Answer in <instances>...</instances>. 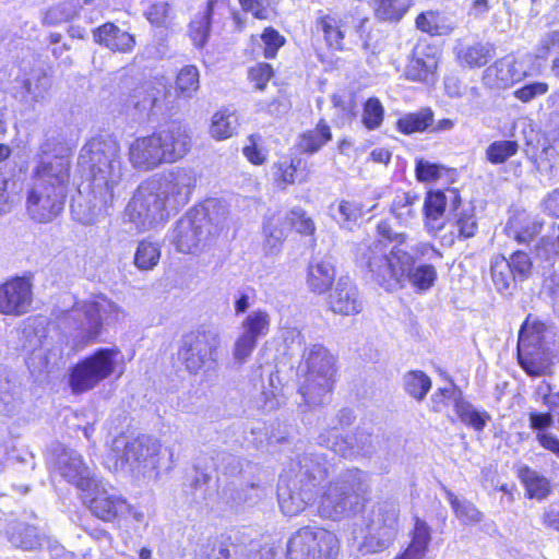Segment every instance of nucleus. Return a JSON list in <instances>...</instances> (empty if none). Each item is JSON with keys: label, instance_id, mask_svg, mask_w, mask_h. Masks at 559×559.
Masks as SVG:
<instances>
[{"label": "nucleus", "instance_id": "f257e3e1", "mask_svg": "<svg viewBox=\"0 0 559 559\" xmlns=\"http://www.w3.org/2000/svg\"><path fill=\"white\" fill-rule=\"evenodd\" d=\"M377 235L379 239L361 243L356 253L358 265L368 272L372 281L388 292L402 288L406 282L420 292L433 286L437 271L431 264L415 267V257L404 248L407 234L396 233L389 222L380 221Z\"/></svg>", "mask_w": 559, "mask_h": 559}, {"label": "nucleus", "instance_id": "f03ea898", "mask_svg": "<svg viewBox=\"0 0 559 559\" xmlns=\"http://www.w3.org/2000/svg\"><path fill=\"white\" fill-rule=\"evenodd\" d=\"M198 177L192 167L175 166L139 186L126 216L139 230L163 225L190 201Z\"/></svg>", "mask_w": 559, "mask_h": 559}, {"label": "nucleus", "instance_id": "7ed1b4c3", "mask_svg": "<svg viewBox=\"0 0 559 559\" xmlns=\"http://www.w3.org/2000/svg\"><path fill=\"white\" fill-rule=\"evenodd\" d=\"M79 164L88 170L94 198L110 205L123 176L119 143L110 136L93 138L82 147Z\"/></svg>", "mask_w": 559, "mask_h": 559}, {"label": "nucleus", "instance_id": "20e7f679", "mask_svg": "<svg viewBox=\"0 0 559 559\" xmlns=\"http://www.w3.org/2000/svg\"><path fill=\"white\" fill-rule=\"evenodd\" d=\"M69 179L63 159L35 166L32 182L26 188V211L33 221L46 224L62 212Z\"/></svg>", "mask_w": 559, "mask_h": 559}, {"label": "nucleus", "instance_id": "39448f33", "mask_svg": "<svg viewBox=\"0 0 559 559\" xmlns=\"http://www.w3.org/2000/svg\"><path fill=\"white\" fill-rule=\"evenodd\" d=\"M555 359L559 360V329L528 314L519 331L520 366L528 376L542 377L551 372Z\"/></svg>", "mask_w": 559, "mask_h": 559}, {"label": "nucleus", "instance_id": "423d86ee", "mask_svg": "<svg viewBox=\"0 0 559 559\" xmlns=\"http://www.w3.org/2000/svg\"><path fill=\"white\" fill-rule=\"evenodd\" d=\"M368 489V475L365 472L347 469L319 488L317 512L321 518L333 521L348 518L360 510L362 496Z\"/></svg>", "mask_w": 559, "mask_h": 559}, {"label": "nucleus", "instance_id": "0eeeda50", "mask_svg": "<svg viewBox=\"0 0 559 559\" xmlns=\"http://www.w3.org/2000/svg\"><path fill=\"white\" fill-rule=\"evenodd\" d=\"M335 357L322 344L305 347L297 368L299 393L309 406L330 400L335 382Z\"/></svg>", "mask_w": 559, "mask_h": 559}, {"label": "nucleus", "instance_id": "6e6552de", "mask_svg": "<svg viewBox=\"0 0 559 559\" xmlns=\"http://www.w3.org/2000/svg\"><path fill=\"white\" fill-rule=\"evenodd\" d=\"M219 346L221 335L217 328L202 324L181 336L178 358L186 371L195 376L214 368Z\"/></svg>", "mask_w": 559, "mask_h": 559}, {"label": "nucleus", "instance_id": "1a4fd4ad", "mask_svg": "<svg viewBox=\"0 0 559 559\" xmlns=\"http://www.w3.org/2000/svg\"><path fill=\"white\" fill-rule=\"evenodd\" d=\"M162 444L151 436L129 439L126 436L115 438L109 453L116 471L156 469L159 466Z\"/></svg>", "mask_w": 559, "mask_h": 559}, {"label": "nucleus", "instance_id": "9d476101", "mask_svg": "<svg viewBox=\"0 0 559 559\" xmlns=\"http://www.w3.org/2000/svg\"><path fill=\"white\" fill-rule=\"evenodd\" d=\"M399 516L396 501L377 502L367 518V532L359 544V550L362 554H378L389 548L399 532Z\"/></svg>", "mask_w": 559, "mask_h": 559}, {"label": "nucleus", "instance_id": "9b49d317", "mask_svg": "<svg viewBox=\"0 0 559 559\" xmlns=\"http://www.w3.org/2000/svg\"><path fill=\"white\" fill-rule=\"evenodd\" d=\"M123 314L122 310L111 300L100 295L91 300L75 304L68 312L67 320L73 321L86 342L95 340L104 323L115 322Z\"/></svg>", "mask_w": 559, "mask_h": 559}, {"label": "nucleus", "instance_id": "f8f14e48", "mask_svg": "<svg viewBox=\"0 0 559 559\" xmlns=\"http://www.w3.org/2000/svg\"><path fill=\"white\" fill-rule=\"evenodd\" d=\"M118 348H99L72 367L69 385L74 394L87 392L109 378L116 370Z\"/></svg>", "mask_w": 559, "mask_h": 559}, {"label": "nucleus", "instance_id": "ddd939ff", "mask_svg": "<svg viewBox=\"0 0 559 559\" xmlns=\"http://www.w3.org/2000/svg\"><path fill=\"white\" fill-rule=\"evenodd\" d=\"M338 539L332 532L305 526L298 530L287 543V559H336Z\"/></svg>", "mask_w": 559, "mask_h": 559}, {"label": "nucleus", "instance_id": "4468645a", "mask_svg": "<svg viewBox=\"0 0 559 559\" xmlns=\"http://www.w3.org/2000/svg\"><path fill=\"white\" fill-rule=\"evenodd\" d=\"M215 234L211 219L204 210H191L177 221L170 234V240L182 253L202 251Z\"/></svg>", "mask_w": 559, "mask_h": 559}, {"label": "nucleus", "instance_id": "2eb2a0df", "mask_svg": "<svg viewBox=\"0 0 559 559\" xmlns=\"http://www.w3.org/2000/svg\"><path fill=\"white\" fill-rule=\"evenodd\" d=\"M331 469L332 464L325 454L306 451L290 459L284 473L319 493V488L325 484Z\"/></svg>", "mask_w": 559, "mask_h": 559}, {"label": "nucleus", "instance_id": "dca6fc26", "mask_svg": "<svg viewBox=\"0 0 559 559\" xmlns=\"http://www.w3.org/2000/svg\"><path fill=\"white\" fill-rule=\"evenodd\" d=\"M50 464L62 478L81 491L90 493L92 488L96 487V479L75 450L58 444L53 448Z\"/></svg>", "mask_w": 559, "mask_h": 559}, {"label": "nucleus", "instance_id": "f3484780", "mask_svg": "<svg viewBox=\"0 0 559 559\" xmlns=\"http://www.w3.org/2000/svg\"><path fill=\"white\" fill-rule=\"evenodd\" d=\"M271 317L266 310L257 309L249 312L240 323V334L233 347L234 359L243 364L257 347L258 340L267 335Z\"/></svg>", "mask_w": 559, "mask_h": 559}, {"label": "nucleus", "instance_id": "a211bd4d", "mask_svg": "<svg viewBox=\"0 0 559 559\" xmlns=\"http://www.w3.org/2000/svg\"><path fill=\"white\" fill-rule=\"evenodd\" d=\"M318 442L345 459L359 455L369 456L374 452V438L366 431H358L343 438L334 427L331 430L322 431L318 437Z\"/></svg>", "mask_w": 559, "mask_h": 559}, {"label": "nucleus", "instance_id": "6ab92c4d", "mask_svg": "<svg viewBox=\"0 0 559 559\" xmlns=\"http://www.w3.org/2000/svg\"><path fill=\"white\" fill-rule=\"evenodd\" d=\"M164 164L185 158L192 148V131L181 123H171L155 132Z\"/></svg>", "mask_w": 559, "mask_h": 559}, {"label": "nucleus", "instance_id": "aec40b11", "mask_svg": "<svg viewBox=\"0 0 559 559\" xmlns=\"http://www.w3.org/2000/svg\"><path fill=\"white\" fill-rule=\"evenodd\" d=\"M277 496L282 512L287 516H296L316 502L318 493L283 473Z\"/></svg>", "mask_w": 559, "mask_h": 559}, {"label": "nucleus", "instance_id": "412c9836", "mask_svg": "<svg viewBox=\"0 0 559 559\" xmlns=\"http://www.w3.org/2000/svg\"><path fill=\"white\" fill-rule=\"evenodd\" d=\"M33 301L32 283L26 277H14L0 285V313L23 316Z\"/></svg>", "mask_w": 559, "mask_h": 559}, {"label": "nucleus", "instance_id": "4be33fe9", "mask_svg": "<svg viewBox=\"0 0 559 559\" xmlns=\"http://www.w3.org/2000/svg\"><path fill=\"white\" fill-rule=\"evenodd\" d=\"M526 75L527 71L522 62L514 57L507 56L486 68L483 73V83L492 90H506Z\"/></svg>", "mask_w": 559, "mask_h": 559}, {"label": "nucleus", "instance_id": "5701e85b", "mask_svg": "<svg viewBox=\"0 0 559 559\" xmlns=\"http://www.w3.org/2000/svg\"><path fill=\"white\" fill-rule=\"evenodd\" d=\"M332 312L342 316H355L362 311L364 301L360 293L349 276H341L328 297Z\"/></svg>", "mask_w": 559, "mask_h": 559}, {"label": "nucleus", "instance_id": "b1692460", "mask_svg": "<svg viewBox=\"0 0 559 559\" xmlns=\"http://www.w3.org/2000/svg\"><path fill=\"white\" fill-rule=\"evenodd\" d=\"M461 198L456 189L447 191H430L427 193L421 210L425 215V226L428 233H437L444 226L443 215L447 206L451 204V210L460 203Z\"/></svg>", "mask_w": 559, "mask_h": 559}, {"label": "nucleus", "instance_id": "393cba45", "mask_svg": "<svg viewBox=\"0 0 559 559\" xmlns=\"http://www.w3.org/2000/svg\"><path fill=\"white\" fill-rule=\"evenodd\" d=\"M438 62L439 51L435 46L418 44L408 59L405 76L414 82H432Z\"/></svg>", "mask_w": 559, "mask_h": 559}, {"label": "nucleus", "instance_id": "a878e982", "mask_svg": "<svg viewBox=\"0 0 559 559\" xmlns=\"http://www.w3.org/2000/svg\"><path fill=\"white\" fill-rule=\"evenodd\" d=\"M156 134L138 136L128 147V159L131 166L140 171H151L164 164Z\"/></svg>", "mask_w": 559, "mask_h": 559}, {"label": "nucleus", "instance_id": "bb28decb", "mask_svg": "<svg viewBox=\"0 0 559 559\" xmlns=\"http://www.w3.org/2000/svg\"><path fill=\"white\" fill-rule=\"evenodd\" d=\"M50 86V78L46 73H38L31 78H16L9 92L19 103L33 108L47 100Z\"/></svg>", "mask_w": 559, "mask_h": 559}, {"label": "nucleus", "instance_id": "cd10ccee", "mask_svg": "<svg viewBox=\"0 0 559 559\" xmlns=\"http://www.w3.org/2000/svg\"><path fill=\"white\" fill-rule=\"evenodd\" d=\"M92 491L95 496L90 500V509L95 516L107 522L126 516L128 502L124 498L114 490L99 488L97 483Z\"/></svg>", "mask_w": 559, "mask_h": 559}, {"label": "nucleus", "instance_id": "c85d7f7f", "mask_svg": "<svg viewBox=\"0 0 559 559\" xmlns=\"http://www.w3.org/2000/svg\"><path fill=\"white\" fill-rule=\"evenodd\" d=\"M525 133L524 153L536 166L538 171L549 173L557 163V150L552 146L547 138L540 133L530 130V134Z\"/></svg>", "mask_w": 559, "mask_h": 559}, {"label": "nucleus", "instance_id": "c756f323", "mask_svg": "<svg viewBox=\"0 0 559 559\" xmlns=\"http://www.w3.org/2000/svg\"><path fill=\"white\" fill-rule=\"evenodd\" d=\"M289 230L287 213L274 212L264 216L262 224L263 250L266 255L281 252Z\"/></svg>", "mask_w": 559, "mask_h": 559}, {"label": "nucleus", "instance_id": "7c9ffc66", "mask_svg": "<svg viewBox=\"0 0 559 559\" xmlns=\"http://www.w3.org/2000/svg\"><path fill=\"white\" fill-rule=\"evenodd\" d=\"M94 41L103 45L111 51L121 53L130 52L135 46L133 35L121 29L112 23H105L104 25L93 31Z\"/></svg>", "mask_w": 559, "mask_h": 559}, {"label": "nucleus", "instance_id": "2f4dec72", "mask_svg": "<svg viewBox=\"0 0 559 559\" xmlns=\"http://www.w3.org/2000/svg\"><path fill=\"white\" fill-rule=\"evenodd\" d=\"M455 60L464 69L484 67L493 56L495 47L489 43H459L454 48Z\"/></svg>", "mask_w": 559, "mask_h": 559}, {"label": "nucleus", "instance_id": "473e14b6", "mask_svg": "<svg viewBox=\"0 0 559 559\" xmlns=\"http://www.w3.org/2000/svg\"><path fill=\"white\" fill-rule=\"evenodd\" d=\"M448 224L451 242L472 238L478 229L474 207L471 205L464 206L461 202L451 210V217Z\"/></svg>", "mask_w": 559, "mask_h": 559}, {"label": "nucleus", "instance_id": "72a5a7b5", "mask_svg": "<svg viewBox=\"0 0 559 559\" xmlns=\"http://www.w3.org/2000/svg\"><path fill=\"white\" fill-rule=\"evenodd\" d=\"M335 280V266L328 259H313L307 269L306 284L310 292L325 294Z\"/></svg>", "mask_w": 559, "mask_h": 559}, {"label": "nucleus", "instance_id": "f704fd0d", "mask_svg": "<svg viewBox=\"0 0 559 559\" xmlns=\"http://www.w3.org/2000/svg\"><path fill=\"white\" fill-rule=\"evenodd\" d=\"M543 224L523 212L511 216L506 225V234L519 243H530L542 230Z\"/></svg>", "mask_w": 559, "mask_h": 559}, {"label": "nucleus", "instance_id": "c9c22d12", "mask_svg": "<svg viewBox=\"0 0 559 559\" xmlns=\"http://www.w3.org/2000/svg\"><path fill=\"white\" fill-rule=\"evenodd\" d=\"M431 540L429 525L416 518L409 545L393 559H425Z\"/></svg>", "mask_w": 559, "mask_h": 559}, {"label": "nucleus", "instance_id": "e433bc0d", "mask_svg": "<svg viewBox=\"0 0 559 559\" xmlns=\"http://www.w3.org/2000/svg\"><path fill=\"white\" fill-rule=\"evenodd\" d=\"M421 211L420 199L416 194L409 192H402L395 195L391 212L397 219L400 225L409 227L418 219L419 212Z\"/></svg>", "mask_w": 559, "mask_h": 559}, {"label": "nucleus", "instance_id": "4c0bfd02", "mask_svg": "<svg viewBox=\"0 0 559 559\" xmlns=\"http://www.w3.org/2000/svg\"><path fill=\"white\" fill-rule=\"evenodd\" d=\"M239 126V117L235 109L221 108L212 116L209 132L213 139L223 141L234 136Z\"/></svg>", "mask_w": 559, "mask_h": 559}, {"label": "nucleus", "instance_id": "58836bf2", "mask_svg": "<svg viewBox=\"0 0 559 559\" xmlns=\"http://www.w3.org/2000/svg\"><path fill=\"white\" fill-rule=\"evenodd\" d=\"M301 160L284 157L281 158L273 165V175L276 185L285 189L288 185H294L295 182H306L308 181L309 175L308 173H301L299 170Z\"/></svg>", "mask_w": 559, "mask_h": 559}, {"label": "nucleus", "instance_id": "ea45409f", "mask_svg": "<svg viewBox=\"0 0 559 559\" xmlns=\"http://www.w3.org/2000/svg\"><path fill=\"white\" fill-rule=\"evenodd\" d=\"M41 158L38 163L55 164L63 159L67 163V173L70 174V147L57 132L47 133L39 147Z\"/></svg>", "mask_w": 559, "mask_h": 559}, {"label": "nucleus", "instance_id": "a19ab883", "mask_svg": "<svg viewBox=\"0 0 559 559\" xmlns=\"http://www.w3.org/2000/svg\"><path fill=\"white\" fill-rule=\"evenodd\" d=\"M165 87L163 85H155L154 83H144L142 86L136 88L131 96L133 106L139 111H163L160 104V96L164 94Z\"/></svg>", "mask_w": 559, "mask_h": 559}, {"label": "nucleus", "instance_id": "79ce46f5", "mask_svg": "<svg viewBox=\"0 0 559 559\" xmlns=\"http://www.w3.org/2000/svg\"><path fill=\"white\" fill-rule=\"evenodd\" d=\"M416 26L431 36H442L450 34L454 29L455 23L443 13L428 11L417 16Z\"/></svg>", "mask_w": 559, "mask_h": 559}, {"label": "nucleus", "instance_id": "37998d69", "mask_svg": "<svg viewBox=\"0 0 559 559\" xmlns=\"http://www.w3.org/2000/svg\"><path fill=\"white\" fill-rule=\"evenodd\" d=\"M342 26V21L336 15L324 14L316 20V31L322 33L328 46L335 50H342L344 46Z\"/></svg>", "mask_w": 559, "mask_h": 559}, {"label": "nucleus", "instance_id": "c03bdc74", "mask_svg": "<svg viewBox=\"0 0 559 559\" xmlns=\"http://www.w3.org/2000/svg\"><path fill=\"white\" fill-rule=\"evenodd\" d=\"M518 476L523 483L528 498L543 500L550 493L549 480L531 467L521 466Z\"/></svg>", "mask_w": 559, "mask_h": 559}, {"label": "nucleus", "instance_id": "a18cd8bd", "mask_svg": "<svg viewBox=\"0 0 559 559\" xmlns=\"http://www.w3.org/2000/svg\"><path fill=\"white\" fill-rule=\"evenodd\" d=\"M217 0H209L205 10L190 23L189 34L195 47L202 48L209 39L211 20Z\"/></svg>", "mask_w": 559, "mask_h": 559}, {"label": "nucleus", "instance_id": "49530a36", "mask_svg": "<svg viewBox=\"0 0 559 559\" xmlns=\"http://www.w3.org/2000/svg\"><path fill=\"white\" fill-rule=\"evenodd\" d=\"M332 139L330 126L321 119L314 129L305 132L299 141V147L304 153L314 154Z\"/></svg>", "mask_w": 559, "mask_h": 559}, {"label": "nucleus", "instance_id": "de8ad7c7", "mask_svg": "<svg viewBox=\"0 0 559 559\" xmlns=\"http://www.w3.org/2000/svg\"><path fill=\"white\" fill-rule=\"evenodd\" d=\"M371 209L372 207L365 209L359 201L342 200L337 204L336 210L333 213V217L342 228L350 230L362 215L370 212Z\"/></svg>", "mask_w": 559, "mask_h": 559}, {"label": "nucleus", "instance_id": "09e8293b", "mask_svg": "<svg viewBox=\"0 0 559 559\" xmlns=\"http://www.w3.org/2000/svg\"><path fill=\"white\" fill-rule=\"evenodd\" d=\"M433 122V112L430 108H424L417 112L406 114L396 122V128L404 134H413L426 131Z\"/></svg>", "mask_w": 559, "mask_h": 559}, {"label": "nucleus", "instance_id": "8fccbe9b", "mask_svg": "<svg viewBox=\"0 0 559 559\" xmlns=\"http://www.w3.org/2000/svg\"><path fill=\"white\" fill-rule=\"evenodd\" d=\"M8 536L10 543L14 547L22 548L24 550H33L40 546V537L37 528L32 525L23 523L13 525L8 531Z\"/></svg>", "mask_w": 559, "mask_h": 559}, {"label": "nucleus", "instance_id": "3c124183", "mask_svg": "<svg viewBox=\"0 0 559 559\" xmlns=\"http://www.w3.org/2000/svg\"><path fill=\"white\" fill-rule=\"evenodd\" d=\"M160 246L157 242L142 240L134 253V265L141 271L153 270L160 260Z\"/></svg>", "mask_w": 559, "mask_h": 559}, {"label": "nucleus", "instance_id": "603ef678", "mask_svg": "<svg viewBox=\"0 0 559 559\" xmlns=\"http://www.w3.org/2000/svg\"><path fill=\"white\" fill-rule=\"evenodd\" d=\"M200 87L199 70L194 66L183 67L176 79V93L179 97L191 98Z\"/></svg>", "mask_w": 559, "mask_h": 559}, {"label": "nucleus", "instance_id": "864d4df0", "mask_svg": "<svg viewBox=\"0 0 559 559\" xmlns=\"http://www.w3.org/2000/svg\"><path fill=\"white\" fill-rule=\"evenodd\" d=\"M403 384L407 394L417 401H423L431 388V380L425 372L412 370L405 373Z\"/></svg>", "mask_w": 559, "mask_h": 559}, {"label": "nucleus", "instance_id": "5fc2aeb1", "mask_svg": "<svg viewBox=\"0 0 559 559\" xmlns=\"http://www.w3.org/2000/svg\"><path fill=\"white\" fill-rule=\"evenodd\" d=\"M490 272L497 290L501 293L508 290L510 285L516 281L510 269L508 259L503 255H496L491 259Z\"/></svg>", "mask_w": 559, "mask_h": 559}, {"label": "nucleus", "instance_id": "6e6d98bb", "mask_svg": "<svg viewBox=\"0 0 559 559\" xmlns=\"http://www.w3.org/2000/svg\"><path fill=\"white\" fill-rule=\"evenodd\" d=\"M92 202V204H87L86 202H83L81 198L73 200L71 204V213L75 221L83 225H92L95 223L103 209L108 206L103 205L100 201L94 197Z\"/></svg>", "mask_w": 559, "mask_h": 559}, {"label": "nucleus", "instance_id": "4d7b16f0", "mask_svg": "<svg viewBox=\"0 0 559 559\" xmlns=\"http://www.w3.org/2000/svg\"><path fill=\"white\" fill-rule=\"evenodd\" d=\"M448 500L455 513V516L463 524L479 523L483 520V513L467 500H460L453 492L447 493Z\"/></svg>", "mask_w": 559, "mask_h": 559}, {"label": "nucleus", "instance_id": "13d9d810", "mask_svg": "<svg viewBox=\"0 0 559 559\" xmlns=\"http://www.w3.org/2000/svg\"><path fill=\"white\" fill-rule=\"evenodd\" d=\"M455 409L461 421L477 431H481L490 419L486 412H479L472 404L464 401L456 402Z\"/></svg>", "mask_w": 559, "mask_h": 559}, {"label": "nucleus", "instance_id": "bf43d9fd", "mask_svg": "<svg viewBox=\"0 0 559 559\" xmlns=\"http://www.w3.org/2000/svg\"><path fill=\"white\" fill-rule=\"evenodd\" d=\"M519 151V144L511 140H499L488 145L486 157L493 165L502 164Z\"/></svg>", "mask_w": 559, "mask_h": 559}, {"label": "nucleus", "instance_id": "052dcab7", "mask_svg": "<svg viewBox=\"0 0 559 559\" xmlns=\"http://www.w3.org/2000/svg\"><path fill=\"white\" fill-rule=\"evenodd\" d=\"M411 5V0H378L376 15L382 21H400Z\"/></svg>", "mask_w": 559, "mask_h": 559}, {"label": "nucleus", "instance_id": "680f3d73", "mask_svg": "<svg viewBox=\"0 0 559 559\" xmlns=\"http://www.w3.org/2000/svg\"><path fill=\"white\" fill-rule=\"evenodd\" d=\"M384 117V108L381 102L376 97L366 100L362 111V123L368 130L378 129Z\"/></svg>", "mask_w": 559, "mask_h": 559}, {"label": "nucleus", "instance_id": "e2e57ef3", "mask_svg": "<svg viewBox=\"0 0 559 559\" xmlns=\"http://www.w3.org/2000/svg\"><path fill=\"white\" fill-rule=\"evenodd\" d=\"M78 15V9L73 0H67L63 3L50 8L44 17L45 23L57 25L72 20Z\"/></svg>", "mask_w": 559, "mask_h": 559}, {"label": "nucleus", "instance_id": "0e129e2a", "mask_svg": "<svg viewBox=\"0 0 559 559\" xmlns=\"http://www.w3.org/2000/svg\"><path fill=\"white\" fill-rule=\"evenodd\" d=\"M289 229L294 227L300 235L312 236L316 231L314 222L301 207H294L287 212Z\"/></svg>", "mask_w": 559, "mask_h": 559}, {"label": "nucleus", "instance_id": "69168bd1", "mask_svg": "<svg viewBox=\"0 0 559 559\" xmlns=\"http://www.w3.org/2000/svg\"><path fill=\"white\" fill-rule=\"evenodd\" d=\"M444 167L437 163H431L424 158H416L415 176L419 182H432L438 180Z\"/></svg>", "mask_w": 559, "mask_h": 559}, {"label": "nucleus", "instance_id": "338daca9", "mask_svg": "<svg viewBox=\"0 0 559 559\" xmlns=\"http://www.w3.org/2000/svg\"><path fill=\"white\" fill-rule=\"evenodd\" d=\"M145 16L156 27H168L173 20V10L167 2H156L148 8Z\"/></svg>", "mask_w": 559, "mask_h": 559}, {"label": "nucleus", "instance_id": "774afa93", "mask_svg": "<svg viewBox=\"0 0 559 559\" xmlns=\"http://www.w3.org/2000/svg\"><path fill=\"white\" fill-rule=\"evenodd\" d=\"M508 263L515 280L524 281L530 276L532 271V261L526 252L520 250L515 251L511 254Z\"/></svg>", "mask_w": 559, "mask_h": 559}]
</instances>
